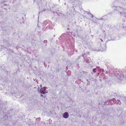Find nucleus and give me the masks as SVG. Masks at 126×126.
Masks as SVG:
<instances>
[{"mask_svg":"<svg viewBox=\"0 0 126 126\" xmlns=\"http://www.w3.org/2000/svg\"><path fill=\"white\" fill-rule=\"evenodd\" d=\"M69 114L67 112H65L63 115V117L65 118H67Z\"/></svg>","mask_w":126,"mask_h":126,"instance_id":"nucleus-1","label":"nucleus"},{"mask_svg":"<svg viewBox=\"0 0 126 126\" xmlns=\"http://www.w3.org/2000/svg\"><path fill=\"white\" fill-rule=\"evenodd\" d=\"M40 92L43 94H45L47 93V92H45V91L44 90H41L40 91Z\"/></svg>","mask_w":126,"mask_h":126,"instance_id":"nucleus-2","label":"nucleus"},{"mask_svg":"<svg viewBox=\"0 0 126 126\" xmlns=\"http://www.w3.org/2000/svg\"><path fill=\"white\" fill-rule=\"evenodd\" d=\"M44 42L45 43H47V40L44 41Z\"/></svg>","mask_w":126,"mask_h":126,"instance_id":"nucleus-3","label":"nucleus"},{"mask_svg":"<svg viewBox=\"0 0 126 126\" xmlns=\"http://www.w3.org/2000/svg\"><path fill=\"white\" fill-rule=\"evenodd\" d=\"M93 71L94 72H96V71H95V68H94L93 69Z\"/></svg>","mask_w":126,"mask_h":126,"instance_id":"nucleus-4","label":"nucleus"},{"mask_svg":"<svg viewBox=\"0 0 126 126\" xmlns=\"http://www.w3.org/2000/svg\"><path fill=\"white\" fill-rule=\"evenodd\" d=\"M41 96L42 97L43 96V95L42 94H41Z\"/></svg>","mask_w":126,"mask_h":126,"instance_id":"nucleus-5","label":"nucleus"},{"mask_svg":"<svg viewBox=\"0 0 126 126\" xmlns=\"http://www.w3.org/2000/svg\"><path fill=\"white\" fill-rule=\"evenodd\" d=\"M101 41H103L102 40Z\"/></svg>","mask_w":126,"mask_h":126,"instance_id":"nucleus-6","label":"nucleus"}]
</instances>
